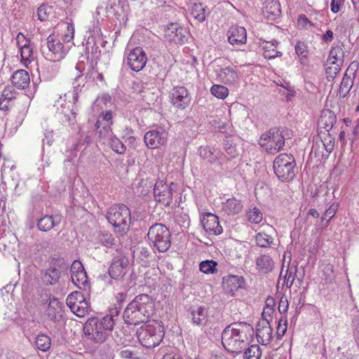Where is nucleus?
Here are the masks:
<instances>
[{
    "mask_svg": "<svg viewBox=\"0 0 359 359\" xmlns=\"http://www.w3.org/2000/svg\"><path fill=\"white\" fill-rule=\"evenodd\" d=\"M35 345L39 350L47 351L50 348V338L46 334H39L36 338Z\"/></svg>",
    "mask_w": 359,
    "mask_h": 359,
    "instance_id": "obj_40",
    "label": "nucleus"
},
{
    "mask_svg": "<svg viewBox=\"0 0 359 359\" xmlns=\"http://www.w3.org/2000/svg\"><path fill=\"white\" fill-rule=\"evenodd\" d=\"M254 335L252 326L245 322H236L226 326L222 333V343L225 350L238 355L248 346Z\"/></svg>",
    "mask_w": 359,
    "mask_h": 359,
    "instance_id": "obj_1",
    "label": "nucleus"
},
{
    "mask_svg": "<svg viewBox=\"0 0 359 359\" xmlns=\"http://www.w3.org/2000/svg\"><path fill=\"white\" fill-rule=\"evenodd\" d=\"M295 276V271H293L292 269H287L285 275L284 284L287 287L290 288L292 285Z\"/></svg>",
    "mask_w": 359,
    "mask_h": 359,
    "instance_id": "obj_60",
    "label": "nucleus"
},
{
    "mask_svg": "<svg viewBox=\"0 0 359 359\" xmlns=\"http://www.w3.org/2000/svg\"><path fill=\"white\" fill-rule=\"evenodd\" d=\"M83 295L80 292H74L69 294L66 299L67 305L70 309L75 308V305L79 304L83 298Z\"/></svg>",
    "mask_w": 359,
    "mask_h": 359,
    "instance_id": "obj_48",
    "label": "nucleus"
},
{
    "mask_svg": "<svg viewBox=\"0 0 359 359\" xmlns=\"http://www.w3.org/2000/svg\"><path fill=\"white\" fill-rule=\"evenodd\" d=\"M323 273L326 280H332L334 278V266L331 264H325L323 265Z\"/></svg>",
    "mask_w": 359,
    "mask_h": 359,
    "instance_id": "obj_58",
    "label": "nucleus"
},
{
    "mask_svg": "<svg viewBox=\"0 0 359 359\" xmlns=\"http://www.w3.org/2000/svg\"><path fill=\"white\" fill-rule=\"evenodd\" d=\"M83 332L86 338L95 343H102L109 337L102 330L100 319L93 317L88 319L83 325Z\"/></svg>",
    "mask_w": 359,
    "mask_h": 359,
    "instance_id": "obj_9",
    "label": "nucleus"
},
{
    "mask_svg": "<svg viewBox=\"0 0 359 359\" xmlns=\"http://www.w3.org/2000/svg\"><path fill=\"white\" fill-rule=\"evenodd\" d=\"M261 145H266L268 152H278L285 145V137L279 128H273L263 133L259 140Z\"/></svg>",
    "mask_w": 359,
    "mask_h": 359,
    "instance_id": "obj_7",
    "label": "nucleus"
},
{
    "mask_svg": "<svg viewBox=\"0 0 359 359\" xmlns=\"http://www.w3.org/2000/svg\"><path fill=\"white\" fill-rule=\"evenodd\" d=\"M107 144H109L111 149L118 154H123L126 152V146L118 138L114 135L110 138Z\"/></svg>",
    "mask_w": 359,
    "mask_h": 359,
    "instance_id": "obj_43",
    "label": "nucleus"
},
{
    "mask_svg": "<svg viewBox=\"0 0 359 359\" xmlns=\"http://www.w3.org/2000/svg\"><path fill=\"white\" fill-rule=\"evenodd\" d=\"M123 346L121 347L120 351V356L126 359H141V353L139 351L140 348L135 346H128L123 341Z\"/></svg>",
    "mask_w": 359,
    "mask_h": 359,
    "instance_id": "obj_31",
    "label": "nucleus"
},
{
    "mask_svg": "<svg viewBox=\"0 0 359 359\" xmlns=\"http://www.w3.org/2000/svg\"><path fill=\"white\" fill-rule=\"evenodd\" d=\"M171 104L179 109H184L191 102V95L184 86L173 87L169 95Z\"/></svg>",
    "mask_w": 359,
    "mask_h": 359,
    "instance_id": "obj_11",
    "label": "nucleus"
},
{
    "mask_svg": "<svg viewBox=\"0 0 359 359\" xmlns=\"http://www.w3.org/2000/svg\"><path fill=\"white\" fill-rule=\"evenodd\" d=\"M343 4L341 0H332L331 2V11L334 13H337L339 11L341 5Z\"/></svg>",
    "mask_w": 359,
    "mask_h": 359,
    "instance_id": "obj_63",
    "label": "nucleus"
},
{
    "mask_svg": "<svg viewBox=\"0 0 359 359\" xmlns=\"http://www.w3.org/2000/svg\"><path fill=\"white\" fill-rule=\"evenodd\" d=\"M17 93L12 87H6L2 92L1 100L11 102L16 98Z\"/></svg>",
    "mask_w": 359,
    "mask_h": 359,
    "instance_id": "obj_53",
    "label": "nucleus"
},
{
    "mask_svg": "<svg viewBox=\"0 0 359 359\" xmlns=\"http://www.w3.org/2000/svg\"><path fill=\"white\" fill-rule=\"evenodd\" d=\"M61 222V216L60 215H46L38 220L37 227L43 232H46L52 229L54 226H57Z\"/></svg>",
    "mask_w": 359,
    "mask_h": 359,
    "instance_id": "obj_25",
    "label": "nucleus"
},
{
    "mask_svg": "<svg viewBox=\"0 0 359 359\" xmlns=\"http://www.w3.org/2000/svg\"><path fill=\"white\" fill-rule=\"evenodd\" d=\"M243 203L235 198H229L223 203L222 210L227 215H236L241 212Z\"/></svg>",
    "mask_w": 359,
    "mask_h": 359,
    "instance_id": "obj_28",
    "label": "nucleus"
},
{
    "mask_svg": "<svg viewBox=\"0 0 359 359\" xmlns=\"http://www.w3.org/2000/svg\"><path fill=\"white\" fill-rule=\"evenodd\" d=\"M287 319L280 318L278 321V327H277V338L281 339V337L285 334L287 331Z\"/></svg>",
    "mask_w": 359,
    "mask_h": 359,
    "instance_id": "obj_56",
    "label": "nucleus"
},
{
    "mask_svg": "<svg viewBox=\"0 0 359 359\" xmlns=\"http://www.w3.org/2000/svg\"><path fill=\"white\" fill-rule=\"evenodd\" d=\"M296 53L300 57V62L303 65L307 62V46L304 42L298 41L295 45Z\"/></svg>",
    "mask_w": 359,
    "mask_h": 359,
    "instance_id": "obj_46",
    "label": "nucleus"
},
{
    "mask_svg": "<svg viewBox=\"0 0 359 359\" xmlns=\"http://www.w3.org/2000/svg\"><path fill=\"white\" fill-rule=\"evenodd\" d=\"M154 311V304L152 298L147 294L137 295L129 303L123 313L126 324L138 325L147 323Z\"/></svg>",
    "mask_w": 359,
    "mask_h": 359,
    "instance_id": "obj_2",
    "label": "nucleus"
},
{
    "mask_svg": "<svg viewBox=\"0 0 359 359\" xmlns=\"http://www.w3.org/2000/svg\"><path fill=\"white\" fill-rule=\"evenodd\" d=\"M353 81L354 76L352 77L351 75L348 76V74L345 73L339 90L340 97H346V95L349 93L350 90L353 87Z\"/></svg>",
    "mask_w": 359,
    "mask_h": 359,
    "instance_id": "obj_35",
    "label": "nucleus"
},
{
    "mask_svg": "<svg viewBox=\"0 0 359 359\" xmlns=\"http://www.w3.org/2000/svg\"><path fill=\"white\" fill-rule=\"evenodd\" d=\"M336 121L337 117L334 113L330 109H324L321 111L318 125L329 133Z\"/></svg>",
    "mask_w": 359,
    "mask_h": 359,
    "instance_id": "obj_26",
    "label": "nucleus"
},
{
    "mask_svg": "<svg viewBox=\"0 0 359 359\" xmlns=\"http://www.w3.org/2000/svg\"><path fill=\"white\" fill-rule=\"evenodd\" d=\"M264 14L269 20H273L281 14L280 5L276 0H271L264 8Z\"/></svg>",
    "mask_w": 359,
    "mask_h": 359,
    "instance_id": "obj_29",
    "label": "nucleus"
},
{
    "mask_svg": "<svg viewBox=\"0 0 359 359\" xmlns=\"http://www.w3.org/2000/svg\"><path fill=\"white\" fill-rule=\"evenodd\" d=\"M229 42L233 46L243 45L246 43L247 33L243 27L233 26L229 31Z\"/></svg>",
    "mask_w": 359,
    "mask_h": 359,
    "instance_id": "obj_22",
    "label": "nucleus"
},
{
    "mask_svg": "<svg viewBox=\"0 0 359 359\" xmlns=\"http://www.w3.org/2000/svg\"><path fill=\"white\" fill-rule=\"evenodd\" d=\"M211 93L217 98L224 99L229 94V90L222 85H213L210 89Z\"/></svg>",
    "mask_w": 359,
    "mask_h": 359,
    "instance_id": "obj_51",
    "label": "nucleus"
},
{
    "mask_svg": "<svg viewBox=\"0 0 359 359\" xmlns=\"http://www.w3.org/2000/svg\"><path fill=\"white\" fill-rule=\"evenodd\" d=\"M147 239L150 247L159 252H165L171 245V233L164 224L155 223L147 232Z\"/></svg>",
    "mask_w": 359,
    "mask_h": 359,
    "instance_id": "obj_3",
    "label": "nucleus"
},
{
    "mask_svg": "<svg viewBox=\"0 0 359 359\" xmlns=\"http://www.w3.org/2000/svg\"><path fill=\"white\" fill-rule=\"evenodd\" d=\"M184 32L185 30L182 27H178L177 25L170 24L165 30V37L169 41H172L175 43H182L186 39L184 34Z\"/></svg>",
    "mask_w": 359,
    "mask_h": 359,
    "instance_id": "obj_23",
    "label": "nucleus"
},
{
    "mask_svg": "<svg viewBox=\"0 0 359 359\" xmlns=\"http://www.w3.org/2000/svg\"><path fill=\"white\" fill-rule=\"evenodd\" d=\"M129 264L128 259L124 256H116L108 269L109 276L116 280H121L126 273Z\"/></svg>",
    "mask_w": 359,
    "mask_h": 359,
    "instance_id": "obj_13",
    "label": "nucleus"
},
{
    "mask_svg": "<svg viewBox=\"0 0 359 359\" xmlns=\"http://www.w3.org/2000/svg\"><path fill=\"white\" fill-rule=\"evenodd\" d=\"M273 330L267 320L262 319L257 323L256 337L262 345H267L272 339Z\"/></svg>",
    "mask_w": 359,
    "mask_h": 359,
    "instance_id": "obj_16",
    "label": "nucleus"
},
{
    "mask_svg": "<svg viewBox=\"0 0 359 359\" xmlns=\"http://www.w3.org/2000/svg\"><path fill=\"white\" fill-rule=\"evenodd\" d=\"M288 308V302L287 299L281 298L278 304V311L280 313H284L287 311Z\"/></svg>",
    "mask_w": 359,
    "mask_h": 359,
    "instance_id": "obj_64",
    "label": "nucleus"
},
{
    "mask_svg": "<svg viewBox=\"0 0 359 359\" xmlns=\"http://www.w3.org/2000/svg\"><path fill=\"white\" fill-rule=\"evenodd\" d=\"M246 216L248 221L254 224H259L263 219V214L262 211L256 207L252 209H250L247 212Z\"/></svg>",
    "mask_w": 359,
    "mask_h": 359,
    "instance_id": "obj_44",
    "label": "nucleus"
},
{
    "mask_svg": "<svg viewBox=\"0 0 359 359\" xmlns=\"http://www.w3.org/2000/svg\"><path fill=\"white\" fill-rule=\"evenodd\" d=\"M256 269L262 273H268L273 271L274 268V262L268 255H262L256 260Z\"/></svg>",
    "mask_w": 359,
    "mask_h": 359,
    "instance_id": "obj_27",
    "label": "nucleus"
},
{
    "mask_svg": "<svg viewBox=\"0 0 359 359\" xmlns=\"http://www.w3.org/2000/svg\"><path fill=\"white\" fill-rule=\"evenodd\" d=\"M257 245L262 248H266L273 243V238L265 233H259L255 237Z\"/></svg>",
    "mask_w": 359,
    "mask_h": 359,
    "instance_id": "obj_50",
    "label": "nucleus"
},
{
    "mask_svg": "<svg viewBox=\"0 0 359 359\" xmlns=\"http://www.w3.org/2000/svg\"><path fill=\"white\" fill-rule=\"evenodd\" d=\"M277 45L278 42L276 41L273 43L266 42V45L263 46V56L264 58L271 60L282 55L281 52L275 50Z\"/></svg>",
    "mask_w": 359,
    "mask_h": 359,
    "instance_id": "obj_37",
    "label": "nucleus"
},
{
    "mask_svg": "<svg viewBox=\"0 0 359 359\" xmlns=\"http://www.w3.org/2000/svg\"><path fill=\"white\" fill-rule=\"evenodd\" d=\"M61 276V273L55 262H51L49 267L41 271V280L47 285L57 283Z\"/></svg>",
    "mask_w": 359,
    "mask_h": 359,
    "instance_id": "obj_18",
    "label": "nucleus"
},
{
    "mask_svg": "<svg viewBox=\"0 0 359 359\" xmlns=\"http://www.w3.org/2000/svg\"><path fill=\"white\" fill-rule=\"evenodd\" d=\"M101 119L102 121H105L107 124V125H111L112 124V114L111 111H102L101 114L99 116L98 120L101 121Z\"/></svg>",
    "mask_w": 359,
    "mask_h": 359,
    "instance_id": "obj_62",
    "label": "nucleus"
},
{
    "mask_svg": "<svg viewBox=\"0 0 359 359\" xmlns=\"http://www.w3.org/2000/svg\"><path fill=\"white\" fill-rule=\"evenodd\" d=\"M16 40L18 45L20 46L22 60L28 62L33 61L34 60V54L29 40L26 39L22 33L18 34Z\"/></svg>",
    "mask_w": 359,
    "mask_h": 359,
    "instance_id": "obj_17",
    "label": "nucleus"
},
{
    "mask_svg": "<svg viewBox=\"0 0 359 359\" xmlns=\"http://www.w3.org/2000/svg\"><path fill=\"white\" fill-rule=\"evenodd\" d=\"M298 26L302 29H309V27H314L313 23H312L305 15L302 14L299 16L297 20Z\"/></svg>",
    "mask_w": 359,
    "mask_h": 359,
    "instance_id": "obj_59",
    "label": "nucleus"
},
{
    "mask_svg": "<svg viewBox=\"0 0 359 359\" xmlns=\"http://www.w3.org/2000/svg\"><path fill=\"white\" fill-rule=\"evenodd\" d=\"M70 271L72 281L77 287L81 289L88 285L87 274L80 261L73 262Z\"/></svg>",
    "mask_w": 359,
    "mask_h": 359,
    "instance_id": "obj_15",
    "label": "nucleus"
},
{
    "mask_svg": "<svg viewBox=\"0 0 359 359\" xmlns=\"http://www.w3.org/2000/svg\"><path fill=\"white\" fill-rule=\"evenodd\" d=\"M198 153L201 158L207 160L211 164L216 163L219 158V153L215 154L214 151L209 147H200Z\"/></svg>",
    "mask_w": 359,
    "mask_h": 359,
    "instance_id": "obj_36",
    "label": "nucleus"
},
{
    "mask_svg": "<svg viewBox=\"0 0 359 359\" xmlns=\"http://www.w3.org/2000/svg\"><path fill=\"white\" fill-rule=\"evenodd\" d=\"M205 6L201 3L194 4L191 9V13L193 17L197 20L200 22H203L205 20Z\"/></svg>",
    "mask_w": 359,
    "mask_h": 359,
    "instance_id": "obj_38",
    "label": "nucleus"
},
{
    "mask_svg": "<svg viewBox=\"0 0 359 359\" xmlns=\"http://www.w3.org/2000/svg\"><path fill=\"white\" fill-rule=\"evenodd\" d=\"M88 310V304L83 297V299L75 305V308L71 311L79 317H83L87 313Z\"/></svg>",
    "mask_w": 359,
    "mask_h": 359,
    "instance_id": "obj_49",
    "label": "nucleus"
},
{
    "mask_svg": "<svg viewBox=\"0 0 359 359\" xmlns=\"http://www.w3.org/2000/svg\"><path fill=\"white\" fill-rule=\"evenodd\" d=\"M338 209L337 203H332L325 212L324 215L322 217L323 220L329 221L336 214V212Z\"/></svg>",
    "mask_w": 359,
    "mask_h": 359,
    "instance_id": "obj_55",
    "label": "nucleus"
},
{
    "mask_svg": "<svg viewBox=\"0 0 359 359\" xmlns=\"http://www.w3.org/2000/svg\"><path fill=\"white\" fill-rule=\"evenodd\" d=\"M202 224L205 231L210 234L219 235L223 231L219 224L218 217L211 213L206 214L203 217Z\"/></svg>",
    "mask_w": 359,
    "mask_h": 359,
    "instance_id": "obj_19",
    "label": "nucleus"
},
{
    "mask_svg": "<svg viewBox=\"0 0 359 359\" xmlns=\"http://www.w3.org/2000/svg\"><path fill=\"white\" fill-rule=\"evenodd\" d=\"M177 185L171 182L166 184L163 180L158 179L154 187V196L156 201L168 207L172 202L173 192L176 191Z\"/></svg>",
    "mask_w": 359,
    "mask_h": 359,
    "instance_id": "obj_8",
    "label": "nucleus"
},
{
    "mask_svg": "<svg viewBox=\"0 0 359 359\" xmlns=\"http://www.w3.org/2000/svg\"><path fill=\"white\" fill-rule=\"evenodd\" d=\"M102 330H104L107 334H110L112 332L116 323L112 317L107 316V315L100 320Z\"/></svg>",
    "mask_w": 359,
    "mask_h": 359,
    "instance_id": "obj_47",
    "label": "nucleus"
},
{
    "mask_svg": "<svg viewBox=\"0 0 359 359\" xmlns=\"http://www.w3.org/2000/svg\"><path fill=\"white\" fill-rule=\"evenodd\" d=\"M273 170L281 182H290L296 175V161L292 155L280 154L275 158Z\"/></svg>",
    "mask_w": 359,
    "mask_h": 359,
    "instance_id": "obj_5",
    "label": "nucleus"
},
{
    "mask_svg": "<svg viewBox=\"0 0 359 359\" xmlns=\"http://www.w3.org/2000/svg\"><path fill=\"white\" fill-rule=\"evenodd\" d=\"M114 238L111 233H102L99 236L100 242L104 246L110 247L114 244Z\"/></svg>",
    "mask_w": 359,
    "mask_h": 359,
    "instance_id": "obj_57",
    "label": "nucleus"
},
{
    "mask_svg": "<svg viewBox=\"0 0 359 359\" xmlns=\"http://www.w3.org/2000/svg\"><path fill=\"white\" fill-rule=\"evenodd\" d=\"M244 351V359H260L261 358L262 351L259 345H251L250 346L246 348Z\"/></svg>",
    "mask_w": 359,
    "mask_h": 359,
    "instance_id": "obj_41",
    "label": "nucleus"
},
{
    "mask_svg": "<svg viewBox=\"0 0 359 359\" xmlns=\"http://www.w3.org/2000/svg\"><path fill=\"white\" fill-rule=\"evenodd\" d=\"M345 53L341 46L332 48L329 54L328 60L334 61L339 64L343 65Z\"/></svg>",
    "mask_w": 359,
    "mask_h": 359,
    "instance_id": "obj_39",
    "label": "nucleus"
},
{
    "mask_svg": "<svg viewBox=\"0 0 359 359\" xmlns=\"http://www.w3.org/2000/svg\"><path fill=\"white\" fill-rule=\"evenodd\" d=\"M192 321L194 324L203 326L208 321V311L203 306H198L191 311Z\"/></svg>",
    "mask_w": 359,
    "mask_h": 359,
    "instance_id": "obj_32",
    "label": "nucleus"
},
{
    "mask_svg": "<svg viewBox=\"0 0 359 359\" xmlns=\"http://www.w3.org/2000/svg\"><path fill=\"white\" fill-rule=\"evenodd\" d=\"M147 62V55L141 47H136L132 49L124 60V62H126L128 67L137 72L145 67Z\"/></svg>",
    "mask_w": 359,
    "mask_h": 359,
    "instance_id": "obj_12",
    "label": "nucleus"
},
{
    "mask_svg": "<svg viewBox=\"0 0 359 359\" xmlns=\"http://www.w3.org/2000/svg\"><path fill=\"white\" fill-rule=\"evenodd\" d=\"M223 149L226 153V158L230 160L238 156V152L236 148V144L234 142L232 136H226L223 142Z\"/></svg>",
    "mask_w": 359,
    "mask_h": 359,
    "instance_id": "obj_34",
    "label": "nucleus"
},
{
    "mask_svg": "<svg viewBox=\"0 0 359 359\" xmlns=\"http://www.w3.org/2000/svg\"><path fill=\"white\" fill-rule=\"evenodd\" d=\"M137 337L139 342L144 347L152 348L161 343L164 334L161 325H146L137 330Z\"/></svg>",
    "mask_w": 359,
    "mask_h": 359,
    "instance_id": "obj_6",
    "label": "nucleus"
},
{
    "mask_svg": "<svg viewBox=\"0 0 359 359\" xmlns=\"http://www.w3.org/2000/svg\"><path fill=\"white\" fill-rule=\"evenodd\" d=\"M51 9V6H48L47 5L41 4L37 10L38 19L41 21L46 20L48 19V15Z\"/></svg>",
    "mask_w": 359,
    "mask_h": 359,
    "instance_id": "obj_54",
    "label": "nucleus"
},
{
    "mask_svg": "<svg viewBox=\"0 0 359 359\" xmlns=\"http://www.w3.org/2000/svg\"><path fill=\"white\" fill-rule=\"evenodd\" d=\"M224 290L231 295L239 288H242L245 285L243 277L239 276L231 275L223 278Z\"/></svg>",
    "mask_w": 359,
    "mask_h": 359,
    "instance_id": "obj_20",
    "label": "nucleus"
},
{
    "mask_svg": "<svg viewBox=\"0 0 359 359\" xmlns=\"http://www.w3.org/2000/svg\"><path fill=\"white\" fill-rule=\"evenodd\" d=\"M167 133L163 129L149 130L145 133L144 137L146 146L151 149L164 145L167 142Z\"/></svg>",
    "mask_w": 359,
    "mask_h": 359,
    "instance_id": "obj_14",
    "label": "nucleus"
},
{
    "mask_svg": "<svg viewBox=\"0 0 359 359\" xmlns=\"http://www.w3.org/2000/svg\"><path fill=\"white\" fill-rule=\"evenodd\" d=\"M95 127L96 134L98 135V138L103 142V144H107L110 138L114 136L110 126H102L100 120L97 121Z\"/></svg>",
    "mask_w": 359,
    "mask_h": 359,
    "instance_id": "obj_30",
    "label": "nucleus"
},
{
    "mask_svg": "<svg viewBox=\"0 0 359 359\" xmlns=\"http://www.w3.org/2000/svg\"><path fill=\"white\" fill-rule=\"evenodd\" d=\"M76 112L74 111V109H72L71 110L70 115L65 114L64 117L65 119L63 120V122H68V126L69 127L73 128L75 126V124L76 123Z\"/></svg>",
    "mask_w": 359,
    "mask_h": 359,
    "instance_id": "obj_61",
    "label": "nucleus"
},
{
    "mask_svg": "<svg viewBox=\"0 0 359 359\" xmlns=\"http://www.w3.org/2000/svg\"><path fill=\"white\" fill-rule=\"evenodd\" d=\"M62 309L63 305L62 302H60L57 299L53 297L50 299L46 314L50 320L57 322L62 317Z\"/></svg>",
    "mask_w": 359,
    "mask_h": 359,
    "instance_id": "obj_21",
    "label": "nucleus"
},
{
    "mask_svg": "<svg viewBox=\"0 0 359 359\" xmlns=\"http://www.w3.org/2000/svg\"><path fill=\"white\" fill-rule=\"evenodd\" d=\"M218 76L226 84H234L238 81L237 73L230 67L222 69L218 74Z\"/></svg>",
    "mask_w": 359,
    "mask_h": 359,
    "instance_id": "obj_33",
    "label": "nucleus"
},
{
    "mask_svg": "<svg viewBox=\"0 0 359 359\" xmlns=\"http://www.w3.org/2000/svg\"><path fill=\"white\" fill-rule=\"evenodd\" d=\"M85 78L83 77V74H79L76 77L74 81L73 82L74 88V100L76 101L78 99V93L81 90L80 87L84 86Z\"/></svg>",
    "mask_w": 359,
    "mask_h": 359,
    "instance_id": "obj_52",
    "label": "nucleus"
},
{
    "mask_svg": "<svg viewBox=\"0 0 359 359\" xmlns=\"http://www.w3.org/2000/svg\"><path fill=\"white\" fill-rule=\"evenodd\" d=\"M11 81L13 86L19 89H25L30 83L29 75L25 69L15 71L11 76Z\"/></svg>",
    "mask_w": 359,
    "mask_h": 359,
    "instance_id": "obj_24",
    "label": "nucleus"
},
{
    "mask_svg": "<svg viewBox=\"0 0 359 359\" xmlns=\"http://www.w3.org/2000/svg\"><path fill=\"white\" fill-rule=\"evenodd\" d=\"M41 51L45 57L52 62L61 60L66 54L63 50V44L51 35L48 36L46 48H43Z\"/></svg>",
    "mask_w": 359,
    "mask_h": 359,
    "instance_id": "obj_10",
    "label": "nucleus"
},
{
    "mask_svg": "<svg viewBox=\"0 0 359 359\" xmlns=\"http://www.w3.org/2000/svg\"><path fill=\"white\" fill-rule=\"evenodd\" d=\"M107 219L113 225L116 232L124 234L130 229V211L124 204L114 205L111 207L107 212Z\"/></svg>",
    "mask_w": 359,
    "mask_h": 359,
    "instance_id": "obj_4",
    "label": "nucleus"
},
{
    "mask_svg": "<svg viewBox=\"0 0 359 359\" xmlns=\"http://www.w3.org/2000/svg\"><path fill=\"white\" fill-rule=\"evenodd\" d=\"M342 65L334 61L330 62V65L326 68L325 74L329 81H333L337 74L339 72Z\"/></svg>",
    "mask_w": 359,
    "mask_h": 359,
    "instance_id": "obj_45",
    "label": "nucleus"
},
{
    "mask_svg": "<svg viewBox=\"0 0 359 359\" xmlns=\"http://www.w3.org/2000/svg\"><path fill=\"white\" fill-rule=\"evenodd\" d=\"M217 263L214 260H205L200 263L199 269L200 271L204 273H215L217 271Z\"/></svg>",
    "mask_w": 359,
    "mask_h": 359,
    "instance_id": "obj_42",
    "label": "nucleus"
}]
</instances>
